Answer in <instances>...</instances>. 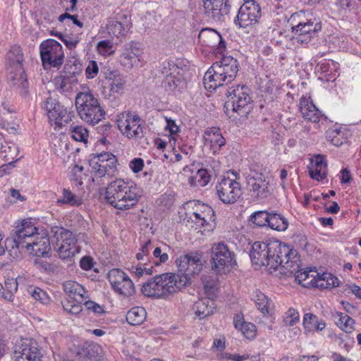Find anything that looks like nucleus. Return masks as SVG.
Listing matches in <instances>:
<instances>
[{
	"label": "nucleus",
	"instance_id": "2",
	"mask_svg": "<svg viewBox=\"0 0 361 361\" xmlns=\"http://www.w3.org/2000/svg\"><path fill=\"white\" fill-rule=\"evenodd\" d=\"M37 231L30 220H23L6 238L7 247L25 248L34 256H47L51 249L49 238L46 233Z\"/></svg>",
	"mask_w": 361,
	"mask_h": 361
},
{
	"label": "nucleus",
	"instance_id": "32",
	"mask_svg": "<svg viewBox=\"0 0 361 361\" xmlns=\"http://www.w3.org/2000/svg\"><path fill=\"white\" fill-rule=\"evenodd\" d=\"M63 289L66 294L78 302L84 300L86 290L85 288L74 281H67L63 283Z\"/></svg>",
	"mask_w": 361,
	"mask_h": 361
},
{
	"label": "nucleus",
	"instance_id": "50",
	"mask_svg": "<svg viewBox=\"0 0 361 361\" xmlns=\"http://www.w3.org/2000/svg\"><path fill=\"white\" fill-rule=\"evenodd\" d=\"M318 317L312 313H305L303 316L302 324L305 330L308 332L314 331Z\"/></svg>",
	"mask_w": 361,
	"mask_h": 361
},
{
	"label": "nucleus",
	"instance_id": "30",
	"mask_svg": "<svg viewBox=\"0 0 361 361\" xmlns=\"http://www.w3.org/2000/svg\"><path fill=\"white\" fill-rule=\"evenodd\" d=\"M192 309L196 317L202 319L214 313L215 303L210 298L206 297L196 301Z\"/></svg>",
	"mask_w": 361,
	"mask_h": 361
},
{
	"label": "nucleus",
	"instance_id": "5",
	"mask_svg": "<svg viewBox=\"0 0 361 361\" xmlns=\"http://www.w3.org/2000/svg\"><path fill=\"white\" fill-rule=\"evenodd\" d=\"M82 89V91L76 94L75 99L78 114L86 123H98L104 118L105 111L88 87L84 86Z\"/></svg>",
	"mask_w": 361,
	"mask_h": 361
},
{
	"label": "nucleus",
	"instance_id": "8",
	"mask_svg": "<svg viewBox=\"0 0 361 361\" xmlns=\"http://www.w3.org/2000/svg\"><path fill=\"white\" fill-rule=\"evenodd\" d=\"M179 274L176 275L179 286H186L191 277L198 275L202 270V255L192 252L180 256L176 259Z\"/></svg>",
	"mask_w": 361,
	"mask_h": 361
},
{
	"label": "nucleus",
	"instance_id": "49",
	"mask_svg": "<svg viewBox=\"0 0 361 361\" xmlns=\"http://www.w3.org/2000/svg\"><path fill=\"white\" fill-rule=\"evenodd\" d=\"M97 49L99 54L102 56H110L114 53L113 44L108 39L99 42L97 45Z\"/></svg>",
	"mask_w": 361,
	"mask_h": 361
},
{
	"label": "nucleus",
	"instance_id": "1",
	"mask_svg": "<svg viewBox=\"0 0 361 361\" xmlns=\"http://www.w3.org/2000/svg\"><path fill=\"white\" fill-rule=\"evenodd\" d=\"M294 252L287 245L277 240L256 241L252 245L250 257L252 263L260 268L266 267L270 271L279 267L285 269L293 267V262L289 260Z\"/></svg>",
	"mask_w": 361,
	"mask_h": 361
},
{
	"label": "nucleus",
	"instance_id": "60",
	"mask_svg": "<svg viewBox=\"0 0 361 361\" xmlns=\"http://www.w3.org/2000/svg\"><path fill=\"white\" fill-rule=\"evenodd\" d=\"M93 264V259L90 256H85L80 261V266L81 269L85 271L90 270L92 268Z\"/></svg>",
	"mask_w": 361,
	"mask_h": 361
},
{
	"label": "nucleus",
	"instance_id": "16",
	"mask_svg": "<svg viewBox=\"0 0 361 361\" xmlns=\"http://www.w3.org/2000/svg\"><path fill=\"white\" fill-rule=\"evenodd\" d=\"M216 194L225 204H233L242 195L239 182L229 178H224L216 185Z\"/></svg>",
	"mask_w": 361,
	"mask_h": 361
},
{
	"label": "nucleus",
	"instance_id": "37",
	"mask_svg": "<svg viewBox=\"0 0 361 361\" xmlns=\"http://www.w3.org/2000/svg\"><path fill=\"white\" fill-rule=\"evenodd\" d=\"M289 260L290 262H293V267L289 269H286L288 272L290 274H295V280L299 283H302L303 281H306L310 277H312V274H310V272H312V270L310 271H301L298 270L299 264H298V257L296 256V255H293L290 256Z\"/></svg>",
	"mask_w": 361,
	"mask_h": 361
},
{
	"label": "nucleus",
	"instance_id": "58",
	"mask_svg": "<svg viewBox=\"0 0 361 361\" xmlns=\"http://www.w3.org/2000/svg\"><path fill=\"white\" fill-rule=\"evenodd\" d=\"M129 166L135 173H137L142 170L144 161L141 158H135L130 161Z\"/></svg>",
	"mask_w": 361,
	"mask_h": 361
},
{
	"label": "nucleus",
	"instance_id": "57",
	"mask_svg": "<svg viewBox=\"0 0 361 361\" xmlns=\"http://www.w3.org/2000/svg\"><path fill=\"white\" fill-rule=\"evenodd\" d=\"M59 104H60L56 99L51 97H48L44 101L42 108L47 111L48 115L51 111L56 109V105Z\"/></svg>",
	"mask_w": 361,
	"mask_h": 361
},
{
	"label": "nucleus",
	"instance_id": "47",
	"mask_svg": "<svg viewBox=\"0 0 361 361\" xmlns=\"http://www.w3.org/2000/svg\"><path fill=\"white\" fill-rule=\"evenodd\" d=\"M126 28L127 25H124L118 21H111L108 26L109 34H111L118 38L124 35Z\"/></svg>",
	"mask_w": 361,
	"mask_h": 361
},
{
	"label": "nucleus",
	"instance_id": "44",
	"mask_svg": "<svg viewBox=\"0 0 361 361\" xmlns=\"http://www.w3.org/2000/svg\"><path fill=\"white\" fill-rule=\"evenodd\" d=\"M61 202L71 206H78L82 204V199L79 196L74 195L70 190L63 189V199Z\"/></svg>",
	"mask_w": 361,
	"mask_h": 361
},
{
	"label": "nucleus",
	"instance_id": "10",
	"mask_svg": "<svg viewBox=\"0 0 361 361\" xmlns=\"http://www.w3.org/2000/svg\"><path fill=\"white\" fill-rule=\"evenodd\" d=\"M250 89L245 85H237L229 87L227 91V101L224 107L226 111L231 109L239 115L248 112V105L250 103Z\"/></svg>",
	"mask_w": 361,
	"mask_h": 361
},
{
	"label": "nucleus",
	"instance_id": "6",
	"mask_svg": "<svg viewBox=\"0 0 361 361\" xmlns=\"http://www.w3.org/2000/svg\"><path fill=\"white\" fill-rule=\"evenodd\" d=\"M183 288L179 286L176 274L165 273L154 276L145 283L141 288L142 293L147 297L165 298Z\"/></svg>",
	"mask_w": 361,
	"mask_h": 361
},
{
	"label": "nucleus",
	"instance_id": "9",
	"mask_svg": "<svg viewBox=\"0 0 361 361\" xmlns=\"http://www.w3.org/2000/svg\"><path fill=\"white\" fill-rule=\"evenodd\" d=\"M50 232L57 242L61 243L58 249L61 259H69L80 252V248L76 245L77 239L73 232L58 226H52Z\"/></svg>",
	"mask_w": 361,
	"mask_h": 361
},
{
	"label": "nucleus",
	"instance_id": "62",
	"mask_svg": "<svg viewBox=\"0 0 361 361\" xmlns=\"http://www.w3.org/2000/svg\"><path fill=\"white\" fill-rule=\"evenodd\" d=\"M5 290L16 293L18 290V282L13 279H8L5 281Z\"/></svg>",
	"mask_w": 361,
	"mask_h": 361
},
{
	"label": "nucleus",
	"instance_id": "24",
	"mask_svg": "<svg viewBox=\"0 0 361 361\" xmlns=\"http://www.w3.org/2000/svg\"><path fill=\"white\" fill-rule=\"evenodd\" d=\"M142 51L140 44L132 41L123 45L120 56V63L123 67L131 69L140 62Z\"/></svg>",
	"mask_w": 361,
	"mask_h": 361
},
{
	"label": "nucleus",
	"instance_id": "17",
	"mask_svg": "<svg viewBox=\"0 0 361 361\" xmlns=\"http://www.w3.org/2000/svg\"><path fill=\"white\" fill-rule=\"evenodd\" d=\"M109 281L114 290L119 295L126 297L135 293V287L132 280L122 270L113 269L108 273Z\"/></svg>",
	"mask_w": 361,
	"mask_h": 361
},
{
	"label": "nucleus",
	"instance_id": "42",
	"mask_svg": "<svg viewBox=\"0 0 361 361\" xmlns=\"http://www.w3.org/2000/svg\"><path fill=\"white\" fill-rule=\"evenodd\" d=\"M254 300L258 310L263 314H267L269 312L270 301L264 293L260 291L256 292Z\"/></svg>",
	"mask_w": 361,
	"mask_h": 361
},
{
	"label": "nucleus",
	"instance_id": "21",
	"mask_svg": "<svg viewBox=\"0 0 361 361\" xmlns=\"http://www.w3.org/2000/svg\"><path fill=\"white\" fill-rule=\"evenodd\" d=\"M204 13L214 21L222 22L228 16L231 0H203Z\"/></svg>",
	"mask_w": 361,
	"mask_h": 361
},
{
	"label": "nucleus",
	"instance_id": "51",
	"mask_svg": "<svg viewBox=\"0 0 361 361\" xmlns=\"http://www.w3.org/2000/svg\"><path fill=\"white\" fill-rule=\"evenodd\" d=\"M152 256L154 259L153 263L155 265H159L166 262L169 259V255L166 252H164L161 247H156L154 248Z\"/></svg>",
	"mask_w": 361,
	"mask_h": 361
},
{
	"label": "nucleus",
	"instance_id": "55",
	"mask_svg": "<svg viewBox=\"0 0 361 361\" xmlns=\"http://www.w3.org/2000/svg\"><path fill=\"white\" fill-rule=\"evenodd\" d=\"M99 73V67L95 61H90L86 68L85 74L87 78H94Z\"/></svg>",
	"mask_w": 361,
	"mask_h": 361
},
{
	"label": "nucleus",
	"instance_id": "19",
	"mask_svg": "<svg viewBox=\"0 0 361 361\" xmlns=\"http://www.w3.org/2000/svg\"><path fill=\"white\" fill-rule=\"evenodd\" d=\"M320 23H314L311 20L300 22L298 25H292V40L293 44L308 43L317 32L321 30Z\"/></svg>",
	"mask_w": 361,
	"mask_h": 361
},
{
	"label": "nucleus",
	"instance_id": "7",
	"mask_svg": "<svg viewBox=\"0 0 361 361\" xmlns=\"http://www.w3.org/2000/svg\"><path fill=\"white\" fill-rule=\"evenodd\" d=\"M7 79L11 85L19 89L27 87V80L23 67V55L20 47H13L8 54Z\"/></svg>",
	"mask_w": 361,
	"mask_h": 361
},
{
	"label": "nucleus",
	"instance_id": "31",
	"mask_svg": "<svg viewBox=\"0 0 361 361\" xmlns=\"http://www.w3.org/2000/svg\"><path fill=\"white\" fill-rule=\"evenodd\" d=\"M300 110L305 119L312 122H317L319 120V111L310 98L300 99Z\"/></svg>",
	"mask_w": 361,
	"mask_h": 361
},
{
	"label": "nucleus",
	"instance_id": "11",
	"mask_svg": "<svg viewBox=\"0 0 361 361\" xmlns=\"http://www.w3.org/2000/svg\"><path fill=\"white\" fill-rule=\"evenodd\" d=\"M43 66L59 68L63 63L64 53L60 43L53 39L43 41L39 46Z\"/></svg>",
	"mask_w": 361,
	"mask_h": 361
},
{
	"label": "nucleus",
	"instance_id": "20",
	"mask_svg": "<svg viewBox=\"0 0 361 361\" xmlns=\"http://www.w3.org/2000/svg\"><path fill=\"white\" fill-rule=\"evenodd\" d=\"M13 357L16 361H39L41 353L37 343L32 339H21L15 346Z\"/></svg>",
	"mask_w": 361,
	"mask_h": 361
},
{
	"label": "nucleus",
	"instance_id": "53",
	"mask_svg": "<svg viewBox=\"0 0 361 361\" xmlns=\"http://www.w3.org/2000/svg\"><path fill=\"white\" fill-rule=\"evenodd\" d=\"M195 179H197V182L199 183V185L200 187H204L209 182L210 175L209 174L207 170L204 169H200L195 175Z\"/></svg>",
	"mask_w": 361,
	"mask_h": 361
},
{
	"label": "nucleus",
	"instance_id": "33",
	"mask_svg": "<svg viewBox=\"0 0 361 361\" xmlns=\"http://www.w3.org/2000/svg\"><path fill=\"white\" fill-rule=\"evenodd\" d=\"M233 324L235 329L240 330L248 339H253L256 336V326L252 323L245 322L243 314H235L233 317Z\"/></svg>",
	"mask_w": 361,
	"mask_h": 361
},
{
	"label": "nucleus",
	"instance_id": "38",
	"mask_svg": "<svg viewBox=\"0 0 361 361\" xmlns=\"http://www.w3.org/2000/svg\"><path fill=\"white\" fill-rule=\"evenodd\" d=\"M334 317H338L336 324L344 332L347 334L352 333L355 329V320L348 314L336 312Z\"/></svg>",
	"mask_w": 361,
	"mask_h": 361
},
{
	"label": "nucleus",
	"instance_id": "18",
	"mask_svg": "<svg viewBox=\"0 0 361 361\" xmlns=\"http://www.w3.org/2000/svg\"><path fill=\"white\" fill-rule=\"evenodd\" d=\"M262 15L261 7L255 1H246L239 8L236 23L241 27L256 24Z\"/></svg>",
	"mask_w": 361,
	"mask_h": 361
},
{
	"label": "nucleus",
	"instance_id": "23",
	"mask_svg": "<svg viewBox=\"0 0 361 361\" xmlns=\"http://www.w3.org/2000/svg\"><path fill=\"white\" fill-rule=\"evenodd\" d=\"M202 209L194 212L190 216L194 223L195 230L200 229L202 233L209 232L212 230L210 221H214V211L208 205H202Z\"/></svg>",
	"mask_w": 361,
	"mask_h": 361
},
{
	"label": "nucleus",
	"instance_id": "56",
	"mask_svg": "<svg viewBox=\"0 0 361 361\" xmlns=\"http://www.w3.org/2000/svg\"><path fill=\"white\" fill-rule=\"evenodd\" d=\"M84 305L87 310H90L95 314H100L104 312V307L94 301H86L84 302Z\"/></svg>",
	"mask_w": 361,
	"mask_h": 361
},
{
	"label": "nucleus",
	"instance_id": "54",
	"mask_svg": "<svg viewBox=\"0 0 361 361\" xmlns=\"http://www.w3.org/2000/svg\"><path fill=\"white\" fill-rule=\"evenodd\" d=\"M59 38L66 44V47L71 50L75 49L80 42L78 37L63 35L62 33H59Z\"/></svg>",
	"mask_w": 361,
	"mask_h": 361
},
{
	"label": "nucleus",
	"instance_id": "59",
	"mask_svg": "<svg viewBox=\"0 0 361 361\" xmlns=\"http://www.w3.org/2000/svg\"><path fill=\"white\" fill-rule=\"evenodd\" d=\"M202 283L206 293L208 295H212L214 293V290L216 287L215 281H209L207 279L206 276H204L202 278Z\"/></svg>",
	"mask_w": 361,
	"mask_h": 361
},
{
	"label": "nucleus",
	"instance_id": "22",
	"mask_svg": "<svg viewBox=\"0 0 361 361\" xmlns=\"http://www.w3.org/2000/svg\"><path fill=\"white\" fill-rule=\"evenodd\" d=\"M235 262L233 255L228 246L223 243L215 244L212 250V269L220 272L225 268L232 267Z\"/></svg>",
	"mask_w": 361,
	"mask_h": 361
},
{
	"label": "nucleus",
	"instance_id": "26",
	"mask_svg": "<svg viewBox=\"0 0 361 361\" xmlns=\"http://www.w3.org/2000/svg\"><path fill=\"white\" fill-rule=\"evenodd\" d=\"M204 144L209 147L213 154H216L225 145L226 140L221 133L220 129L212 127L204 132Z\"/></svg>",
	"mask_w": 361,
	"mask_h": 361
},
{
	"label": "nucleus",
	"instance_id": "52",
	"mask_svg": "<svg viewBox=\"0 0 361 361\" xmlns=\"http://www.w3.org/2000/svg\"><path fill=\"white\" fill-rule=\"evenodd\" d=\"M63 307L66 312L75 315L78 314L82 310L81 302L74 303L73 302L66 301L63 303Z\"/></svg>",
	"mask_w": 361,
	"mask_h": 361
},
{
	"label": "nucleus",
	"instance_id": "45",
	"mask_svg": "<svg viewBox=\"0 0 361 361\" xmlns=\"http://www.w3.org/2000/svg\"><path fill=\"white\" fill-rule=\"evenodd\" d=\"M29 292L35 300L39 301L43 305L49 304L51 300L49 295L44 290L38 287L30 288Z\"/></svg>",
	"mask_w": 361,
	"mask_h": 361
},
{
	"label": "nucleus",
	"instance_id": "43",
	"mask_svg": "<svg viewBox=\"0 0 361 361\" xmlns=\"http://www.w3.org/2000/svg\"><path fill=\"white\" fill-rule=\"evenodd\" d=\"M299 312L294 308H289L283 316V322L286 326H293L299 322Z\"/></svg>",
	"mask_w": 361,
	"mask_h": 361
},
{
	"label": "nucleus",
	"instance_id": "27",
	"mask_svg": "<svg viewBox=\"0 0 361 361\" xmlns=\"http://www.w3.org/2000/svg\"><path fill=\"white\" fill-rule=\"evenodd\" d=\"M310 176L317 180H322L326 177L327 164L324 157L318 154L311 159L310 165L308 167Z\"/></svg>",
	"mask_w": 361,
	"mask_h": 361
},
{
	"label": "nucleus",
	"instance_id": "39",
	"mask_svg": "<svg viewBox=\"0 0 361 361\" xmlns=\"http://www.w3.org/2000/svg\"><path fill=\"white\" fill-rule=\"evenodd\" d=\"M67 115V110L61 104L56 105V109L51 111L48 115L49 122L52 124L54 123L58 127H61L63 121L66 122L64 119Z\"/></svg>",
	"mask_w": 361,
	"mask_h": 361
},
{
	"label": "nucleus",
	"instance_id": "36",
	"mask_svg": "<svg viewBox=\"0 0 361 361\" xmlns=\"http://www.w3.org/2000/svg\"><path fill=\"white\" fill-rule=\"evenodd\" d=\"M288 221L283 215L276 212H270L268 226L277 231H285L288 227Z\"/></svg>",
	"mask_w": 361,
	"mask_h": 361
},
{
	"label": "nucleus",
	"instance_id": "61",
	"mask_svg": "<svg viewBox=\"0 0 361 361\" xmlns=\"http://www.w3.org/2000/svg\"><path fill=\"white\" fill-rule=\"evenodd\" d=\"M166 129L169 130L171 134H176L179 131V127L176 124L173 119L166 118Z\"/></svg>",
	"mask_w": 361,
	"mask_h": 361
},
{
	"label": "nucleus",
	"instance_id": "64",
	"mask_svg": "<svg viewBox=\"0 0 361 361\" xmlns=\"http://www.w3.org/2000/svg\"><path fill=\"white\" fill-rule=\"evenodd\" d=\"M348 288L357 298L361 299V288L355 283L348 285Z\"/></svg>",
	"mask_w": 361,
	"mask_h": 361
},
{
	"label": "nucleus",
	"instance_id": "41",
	"mask_svg": "<svg viewBox=\"0 0 361 361\" xmlns=\"http://www.w3.org/2000/svg\"><path fill=\"white\" fill-rule=\"evenodd\" d=\"M270 212L267 211H257L254 212L250 220L257 226L262 227L268 226Z\"/></svg>",
	"mask_w": 361,
	"mask_h": 361
},
{
	"label": "nucleus",
	"instance_id": "3",
	"mask_svg": "<svg viewBox=\"0 0 361 361\" xmlns=\"http://www.w3.org/2000/svg\"><path fill=\"white\" fill-rule=\"evenodd\" d=\"M139 189L131 182L118 178L106 188L105 199L112 207L120 210H127L139 201Z\"/></svg>",
	"mask_w": 361,
	"mask_h": 361
},
{
	"label": "nucleus",
	"instance_id": "28",
	"mask_svg": "<svg viewBox=\"0 0 361 361\" xmlns=\"http://www.w3.org/2000/svg\"><path fill=\"white\" fill-rule=\"evenodd\" d=\"M79 72L73 71L66 73L54 78L56 89L60 92H68L73 90V87L78 82V75Z\"/></svg>",
	"mask_w": 361,
	"mask_h": 361
},
{
	"label": "nucleus",
	"instance_id": "25",
	"mask_svg": "<svg viewBox=\"0 0 361 361\" xmlns=\"http://www.w3.org/2000/svg\"><path fill=\"white\" fill-rule=\"evenodd\" d=\"M200 41L207 47L214 48L216 53L223 54L226 49V43L221 35L212 28L202 29L199 34Z\"/></svg>",
	"mask_w": 361,
	"mask_h": 361
},
{
	"label": "nucleus",
	"instance_id": "63",
	"mask_svg": "<svg viewBox=\"0 0 361 361\" xmlns=\"http://www.w3.org/2000/svg\"><path fill=\"white\" fill-rule=\"evenodd\" d=\"M341 183H350L352 180V177L350 171L348 169H343L341 171Z\"/></svg>",
	"mask_w": 361,
	"mask_h": 361
},
{
	"label": "nucleus",
	"instance_id": "34",
	"mask_svg": "<svg viewBox=\"0 0 361 361\" xmlns=\"http://www.w3.org/2000/svg\"><path fill=\"white\" fill-rule=\"evenodd\" d=\"M110 92L113 94H120L123 92L126 85L125 77L118 72H111L107 78Z\"/></svg>",
	"mask_w": 361,
	"mask_h": 361
},
{
	"label": "nucleus",
	"instance_id": "12",
	"mask_svg": "<svg viewBox=\"0 0 361 361\" xmlns=\"http://www.w3.org/2000/svg\"><path fill=\"white\" fill-rule=\"evenodd\" d=\"M117 125L122 134L128 138L144 137L145 121L137 114L122 113L117 120Z\"/></svg>",
	"mask_w": 361,
	"mask_h": 361
},
{
	"label": "nucleus",
	"instance_id": "15",
	"mask_svg": "<svg viewBox=\"0 0 361 361\" xmlns=\"http://www.w3.org/2000/svg\"><path fill=\"white\" fill-rule=\"evenodd\" d=\"M247 189L253 198L264 200L271 195L272 188L269 181L262 173L254 172L246 178Z\"/></svg>",
	"mask_w": 361,
	"mask_h": 361
},
{
	"label": "nucleus",
	"instance_id": "29",
	"mask_svg": "<svg viewBox=\"0 0 361 361\" xmlns=\"http://www.w3.org/2000/svg\"><path fill=\"white\" fill-rule=\"evenodd\" d=\"M314 275H312V279L310 282L302 284L304 286H307L308 284H311L312 286L320 287L322 288H329L336 287L339 286V280L337 277L333 276L329 273H323L321 276L316 271H314Z\"/></svg>",
	"mask_w": 361,
	"mask_h": 361
},
{
	"label": "nucleus",
	"instance_id": "46",
	"mask_svg": "<svg viewBox=\"0 0 361 361\" xmlns=\"http://www.w3.org/2000/svg\"><path fill=\"white\" fill-rule=\"evenodd\" d=\"M353 4L352 0H337L335 3V7L338 14L340 16L345 17L349 13Z\"/></svg>",
	"mask_w": 361,
	"mask_h": 361
},
{
	"label": "nucleus",
	"instance_id": "40",
	"mask_svg": "<svg viewBox=\"0 0 361 361\" xmlns=\"http://www.w3.org/2000/svg\"><path fill=\"white\" fill-rule=\"evenodd\" d=\"M71 137L78 142H87L89 136L88 130L82 126H75L70 129Z\"/></svg>",
	"mask_w": 361,
	"mask_h": 361
},
{
	"label": "nucleus",
	"instance_id": "14",
	"mask_svg": "<svg viewBox=\"0 0 361 361\" xmlns=\"http://www.w3.org/2000/svg\"><path fill=\"white\" fill-rule=\"evenodd\" d=\"M117 159L110 152L94 154L90 166L95 177L112 176L116 171Z\"/></svg>",
	"mask_w": 361,
	"mask_h": 361
},
{
	"label": "nucleus",
	"instance_id": "4",
	"mask_svg": "<svg viewBox=\"0 0 361 361\" xmlns=\"http://www.w3.org/2000/svg\"><path fill=\"white\" fill-rule=\"evenodd\" d=\"M238 66L237 59L231 56H223L205 73L203 78L205 88L214 90L231 82L237 75Z\"/></svg>",
	"mask_w": 361,
	"mask_h": 361
},
{
	"label": "nucleus",
	"instance_id": "35",
	"mask_svg": "<svg viewBox=\"0 0 361 361\" xmlns=\"http://www.w3.org/2000/svg\"><path fill=\"white\" fill-rule=\"evenodd\" d=\"M147 317V312L142 307H134L127 313L126 320L130 325H140L142 324Z\"/></svg>",
	"mask_w": 361,
	"mask_h": 361
},
{
	"label": "nucleus",
	"instance_id": "48",
	"mask_svg": "<svg viewBox=\"0 0 361 361\" xmlns=\"http://www.w3.org/2000/svg\"><path fill=\"white\" fill-rule=\"evenodd\" d=\"M154 248L151 240H147L140 248V252L136 255L139 261H148L150 262L149 252Z\"/></svg>",
	"mask_w": 361,
	"mask_h": 361
},
{
	"label": "nucleus",
	"instance_id": "13",
	"mask_svg": "<svg viewBox=\"0 0 361 361\" xmlns=\"http://www.w3.org/2000/svg\"><path fill=\"white\" fill-rule=\"evenodd\" d=\"M161 71L164 76L162 85L166 91L180 90L185 86L184 70L173 61H164Z\"/></svg>",
	"mask_w": 361,
	"mask_h": 361
}]
</instances>
